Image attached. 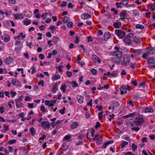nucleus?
I'll return each instance as SVG.
<instances>
[{
	"instance_id": "nucleus-52",
	"label": "nucleus",
	"mask_w": 155,
	"mask_h": 155,
	"mask_svg": "<svg viewBox=\"0 0 155 155\" xmlns=\"http://www.w3.org/2000/svg\"><path fill=\"white\" fill-rule=\"evenodd\" d=\"M91 71L92 73L94 75L96 74L97 73V70L94 68H93L92 69H91Z\"/></svg>"
},
{
	"instance_id": "nucleus-3",
	"label": "nucleus",
	"mask_w": 155,
	"mask_h": 155,
	"mask_svg": "<svg viewBox=\"0 0 155 155\" xmlns=\"http://www.w3.org/2000/svg\"><path fill=\"white\" fill-rule=\"evenodd\" d=\"M144 118L142 117L138 116L134 120V122L136 126H140L144 122Z\"/></svg>"
},
{
	"instance_id": "nucleus-1",
	"label": "nucleus",
	"mask_w": 155,
	"mask_h": 155,
	"mask_svg": "<svg viewBox=\"0 0 155 155\" xmlns=\"http://www.w3.org/2000/svg\"><path fill=\"white\" fill-rule=\"evenodd\" d=\"M111 55L113 56V57L111 58L112 61L117 64H119L120 62L121 58L122 56L121 51H116L112 52L111 53Z\"/></svg>"
},
{
	"instance_id": "nucleus-51",
	"label": "nucleus",
	"mask_w": 155,
	"mask_h": 155,
	"mask_svg": "<svg viewBox=\"0 0 155 155\" xmlns=\"http://www.w3.org/2000/svg\"><path fill=\"white\" fill-rule=\"evenodd\" d=\"M41 110L42 111V112H47L48 111L47 110H46L45 109V107L44 106L42 105L41 106Z\"/></svg>"
},
{
	"instance_id": "nucleus-11",
	"label": "nucleus",
	"mask_w": 155,
	"mask_h": 155,
	"mask_svg": "<svg viewBox=\"0 0 155 155\" xmlns=\"http://www.w3.org/2000/svg\"><path fill=\"white\" fill-rule=\"evenodd\" d=\"M133 53L134 54L135 56H137L141 54L142 51L140 49H137L134 50L133 51Z\"/></svg>"
},
{
	"instance_id": "nucleus-7",
	"label": "nucleus",
	"mask_w": 155,
	"mask_h": 155,
	"mask_svg": "<svg viewBox=\"0 0 155 155\" xmlns=\"http://www.w3.org/2000/svg\"><path fill=\"white\" fill-rule=\"evenodd\" d=\"M1 38L5 42H8L10 39V36L7 34H4L3 35H2Z\"/></svg>"
},
{
	"instance_id": "nucleus-12",
	"label": "nucleus",
	"mask_w": 155,
	"mask_h": 155,
	"mask_svg": "<svg viewBox=\"0 0 155 155\" xmlns=\"http://www.w3.org/2000/svg\"><path fill=\"white\" fill-rule=\"evenodd\" d=\"M127 89V88L125 86H122L120 88L121 94H126Z\"/></svg>"
},
{
	"instance_id": "nucleus-37",
	"label": "nucleus",
	"mask_w": 155,
	"mask_h": 155,
	"mask_svg": "<svg viewBox=\"0 0 155 155\" xmlns=\"http://www.w3.org/2000/svg\"><path fill=\"white\" fill-rule=\"evenodd\" d=\"M120 106V104L117 102H115L114 103L113 107L112 109H114L115 107H119Z\"/></svg>"
},
{
	"instance_id": "nucleus-53",
	"label": "nucleus",
	"mask_w": 155,
	"mask_h": 155,
	"mask_svg": "<svg viewBox=\"0 0 155 155\" xmlns=\"http://www.w3.org/2000/svg\"><path fill=\"white\" fill-rule=\"evenodd\" d=\"M65 107H64L62 109L59 111V112L62 114H63L65 113Z\"/></svg>"
},
{
	"instance_id": "nucleus-61",
	"label": "nucleus",
	"mask_w": 155,
	"mask_h": 155,
	"mask_svg": "<svg viewBox=\"0 0 155 155\" xmlns=\"http://www.w3.org/2000/svg\"><path fill=\"white\" fill-rule=\"evenodd\" d=\"M101 125V124L99 122H97L95 127L96 128H97L100 126Z\"/></svg>"
},
{
	"instance_id": "nucleus-41",
	"label": "nucleus",
	"mask_w": 155,
	"mask_h": 155,
	"mask_svg": "<svg viewBox=\"0 0 155 155\" xmlns=\"http://www.w3.org/2000/svg\"><path fill=\"white\" fill-rule=\"evenodd\" d=\"M103 111L100 112L98 114V118L100 120H101L103 117Z\"/></svg>"
},
{
	"instance_id": "nucleus-45",
	"label": "nucleus",
	"mask_w": 155,
	"mask_h": 155,
	"mask_svg": "<svg viewBox=\"0 0 155 155\" xmlns=\"http://www.w3.org/2000/svg\"><path fill=\"white\" fill-rule=\"evenodd\" d=\"M134 34L132 33H130L128 35H127L126 37L130 39L133 36Z\"/></svg>"
},
{
	"instance_id": "nucleus-46",
	"label": "nucleus",
	"mask_w": 155,
	"mask_h": 155,
	"mask_svg": "<svg viewBox=\"0 0 155 155\" xmlns=\"http://www.w3.org/2000/svg\"><path fill=\"white\" fill-rule=\"evenodd\" d=\"M16 140L13 139V140H12L8 141V143L10 144H13L14 143H15L16 142Z\"/></svg>"
},
{
	"instance_id": "nucleus-44",
	"label": "nucleus",
	"mask_w": 155,
	"mask_h": 155,
	"mask_svg": "<svg viewBox=\"0 0 155 155\" xmlns=\"http://www.w3.org/2000/svg\"><path fill=\"white\" fill-rule=\"evenodd\" d=\"M56 102V100H53L50 101V104H49V106H53L54 105L53 104H55Z\"/></svg>"
},
{
	"instance_id": "nucleus-19",
	"label": "nucleus",
	"mask_w": 155,
	"mask_h": 155,
	"mask_svg": "<svg viewBox=\"0 0 155 155\" xmlns=\"http://www.w3.org/2000/svg\"><path fill=\"white\" fill-rule=\"evenodd\" d=\"M13 60L12 58L10 57L6 58L5 59V62L6 64L9 65L12 62Z\"/></svg>"
},
{
	"instance_id": "nucleus-30",
	"label": "nucleus",
	"mask_w": 155,
	"mask_h": 155,
	"mask_svg": "<svg viewBox=\"0 0 155 155\" xmlns=\"http://www.w3.org/2000/svg\"><path fill=\"white\" fill-rule=\"evenodd\" d=\"M121 1L122 4L124 6H127L128 4V0H121Z\"/></svg>"
},
{
	"instance_id": "nucleus-40",
	"label": "nucleus",
	"mask_w": 155,
	"mask_h": 155,
	"mask_svg": "<svg viewBox=\"0 0 155 155\" xmlns=\"http://www.w3.org/2000/svg\"><path fill=\"white\" fill-rule=\"evenodd\" d=\"M71 83L72 85V87H77L78 86V84L75 81H72L71 82Z\"/></svg>"
},
{
	"instance_id": "nucleus-8",
	"label": "nucleus",
	"mask_w": 155,
	"mask_h": 155,
	"mask_svg": "<svg viewBox=\"0 0 155 155\" xmlns=\"http://www.w3.org/2000/svg\"><path fill=\"white\" fill-rule=\"evenodd\" d=\"M147 52L150 54H155V48L153 47L151 48H147Z\"/></svg>"
},
{
	"instance_id": "nucleus-20",
	"label": "nucleus",
	"mask_w": 155,
	"mask_h": 155,
	"mask_svg": "<svg viewBox=\"0 0 155 155\" xmlns=\"http://www.w3.org/2000/svg\"><path fill=\"white\" fill-rule=\"evenodd\" d=\"M81 18L84 19H87V18H91V15L89 14L86 13H85L83 15H81Z\"/></svg>"
},
{
	"instance_id": "nucleus-38",
	"label": "nucleus",
	"mask_w": 155,
	"mask_h": 155,
	"mask_svg": "<svg viewBox=\"0 0 155 155\" xmlns=\"http://www.w3.org/2000/svg\"><path fill=\"white\" fill-rule=\"evenodd\" d=\"M137 66V64L135 63H131L130 66V67L134 69Z\"/></svg>"
},
{
	"instance_id": "nucleus-5",
	"label": "nucleus",
	"mask_w": 155,
	"mask_h": 155,
	"mask_svg": "<svg viewBox=\"0 0 155 155\" xmlns=\"http://www.w3.org/2000/svg\"><path fill=\"white\" fill-rule=\"evenodd\" d=\"M22 96H21L20 97L15 99V100L17 108H18L19 107H21L23 106V103L22 102Z\"/></svg>"
},
{
	"instance_id": "nucleus-29",
	"label": "nucleus",
	"mask_w": 155,
	"mask_h": 155,
	"mask_svg": "<svg viewBox=\"0 0 155 155\" xmlns=\"http://www.w3.org/2000/svg\"><path fill=\"white\" fill-rule=\"evenodd\" d=\"M24 23L26 25H27L31 23V20L26 18L24 21Z\"/></svg>"
},
{
	"instance_id": "nucleus-31",
	"label": "nucleus",
	"mask_w": 155,
	"mask_h": 155,
	"mask_svg": "<svg viewBox=\"0 0 155 155\" xmlns=\"http://www.w3.org/2000/svg\"><path fill=\"white\" fill-rule=\"evenodd\" d=\"M53 41L55 44L58 43L59 41H60V39L59 38L57 37H54L52 38Z\"/></svg>"
},
{
	"instance_id": "nucleus-26",
	"label": "nucleus",
	"mask_w": 155,
	"mask_h": 155,
	"mask_svg": "<svg viewBox=\"0 0 155 155\" xmlns=\"http://www.w3.org/2000/svg\"><path fill=\"white\" fill-rule=\"evenodd\" d=\"M30 132L32 136L35 135L36 134L35 130L33 127H32L30 128Z\"/></svg>"
},
{
	"instance_id": "nucleus-47",
	"label": "nucleus",
	"mask_w": 155,
	"mask_h": 155,
	"mask_svg": "<svg viewBox=\"0 0 155 155\" xmlns=\"http://www.w3.org/2000/svg\"><path fill=\"white\" fill-rule=\"evenodd\" d=\"M63 66L60 65L57 66L56 68L61 73L62 72V70L61 69V68Z\"/></svg>"
},
{
	"instance_id": "nucleus-18",
	"label": "nucleus",
	"mask_w": 155,
	"mask_h": 155,
	"mask_svg": "<svg viewBox=\"0 0 155 155\" xmlns=\"http://www.w3.org/2000/svg\"><path fill=\"white\" fill-rule=\"evenodd\" d=\"M12 82L14 85L16 86H19L20 85V83L17 79L13 78L12 81Z\"/></svg>"
},
{
	"instance_id": "nucleus-56",
	"label": "nucleus",
	"mask_w": 155,
	"mask_h": 155,
	"mask_svg": "<svg viewBox=\"0 0 155 155\" xmlns=\"http://www.w3.org/2000/svg\"><path fill=\"white\" fill-rule=\"evenodd\" d=\"M27 149L28 147L27 146L26 147H24L22 148L23 151L24 152H25L26 153H28Z\"/></svg>"
},
{
	"instance_id": "nucleus-27",
	"label": "nucleus",
	"mask_w": 155,
	"mask_h": 155,
	"mask_svg": "<svg viewBox=\"0 0 155 155\" xmlns=\"http://www.w3.org/2000/svg\"><path fill=\"white\" fill-rule=\"evenodd\" d=\"M132 14L134 16H138L139 15V13L138 11L136 9H134L132 10Z\"/></svg>"
},
{
	"instance_id": "nucleus-58",
	"label": "nucleus",
	"mask_w": 155,
	"mask_h": 155,
	"mask_svg": "<svg viewBox=\"0 0 155 155\" xmlns=\"http://www.w3.org/2000/svg\"><path fill=\"white\" fill-rule=\"evenodd\" d=\"M98 135H96L94 137H93V141H95L96 140H99V139L98 137Z\"/></svg>"
},
{
	"instance_id": "nucleus-28",
	"label": "nucleus",
	"mask_w": 155,
	"mask_h": 155,
	"mask_svg": "<svg viewBox=\"0 0 155 155\" xmlns=\"http://www.w3.org/2000/svg\"><path fill=\"white\" fill-rule=\"evenodd\" d=\"M61 78L59 74H58L54 76V77H52L51 79L53 81L57 80Z\"/></svg>"
},
{
	"instance_id": "nucleus-16",
	"label": "nucleus",
	"mask_w": 155,
	"mask_h": 155,
	"mask_svg": "<svg viewBox=\"0 0 155 155\" xmlns=\"http://www.w3.org/2000/svg\"><path fill=\"white\" fill-rule=\"evenodd\" d=\"M122 23L120 22H114L113 25L114 27L116 28H120L121 27Z\"/></svg>"
},
{
	"instance_id": "nucleus-59",
	"label": "nucleus",
	"mask_w": 155,
	"mask_h": 155,
	"mask_svg": "<svg viewBox=\"0 0 155 155\" xmlns=\"http://www.w3.org/2000/svg\"><path fill=\"white\" fill-rule=\"evenodd\" d=\"M117 74L116 72L115 71H113L110 74V75L112 76L113 77H115L117 76Z\"/></svg>"
},
{
	"instance_id": "nucleus-48",
	"label": "nucleus",
	"mask_w": 155,
	"mask_h": 155,
	"mask_svg": "<svg viewBox=\"0 0 155 155\" xmlns=\"http://www.w3.org/2000/svg\"><path fill=\"white\" fill-rule=\"evenodd\" d=\"M12 12L11 11H6V12H4V14L6 15L7 16H9L12 14Z\"/></svg>"
},
{
	"instance_id": "nucleus-23",
	"label": "nucleus",
	"mask_w": 155,
	"mask_h": 155,
	"mask_svg": "<svg viewBox=\"0 0 155 155\" xmlns=\"http://www.w3.org/2000/svg\"><path fill=\"white\" fill-rule=\"evenodd\" d=\"M136 112H134L132 113H130L128 115L124 116V117L125 118H128L129 117H133L136 114Z\"/></svg>"
},
{
	"instance_id": "nucleus-50",
	"label": "nucleus",
	"mask_w": 155,
	"mask_h": 155,
	"mask_svg": "<svg viewBox=\"0 0 155 155\" xmlns=\"http://www.w3.org/2000/svg\"><path fill=\"white\" fill-rule=\"evenodd\" d=\"M92 57L93 59V60L96 62V60H97V58H98V57L95 55H93L92 56Z\"/></svg>"
},
{
	"instance_id": "nucleus-24",
	"label": "nucleus",
	"mask_w": 155,
	"mask_h": 155,
	"mask_svg": "<svg viewBox=\"0 0 155 155\" xmlns=\"http://www.w3.org/2000/svg\"><path fill=\"white\" fill-rule=\"evenodd\" d=\"M113 142V141L110 140L108 141L106 143H104L102 147H104V148H105L108 145L112 143Z\"/></svg>"
},
{
	"instance_id": "nucleus-35",
	"label": "nucleus",
	"mask_w": 155,
	"mask_h": 155,
	"mask_svg": "<svg viewBox=\"0 0 155 155\" xmlns=\"http://www.w3.org/2000/svg\"><path fill=\"white\" fill-rule=\"evenodd\" d=\"M140 129V128L138 127H133L131 128V131H135L136 132H138Z\"/></svg>"
},
{
	"instance_id": "nucleus-10",
	"label": "nucleus",
	"mask_w": 155,
	"mask_h": 155,
	"mask_svg": "<svg viewBox=\"0 0 155 155\" xmlns=\"http://www.w3.org/2000/svg\"><path fill=\"white\" fill-rule=\"evenodd\" d=\"M13 16L15 17V18L16 19H19L20 18L23 19L24 18V17L21 13H17L15 14H14Z\"/></svg>"
},
{
	"instance_id": "nucleus-9",
	"label": "nucleus",
	"mask_w": 155,
	"mask_h": 155,
	"mask_svg": "<svg viewBox=\"0 0 155 155\" xmlns=\"http://www.w3.org/2000/svg\"><path fill=\"white\" fill-rule=\"evenodd\" d=\"M126 125L128 127H133L135 126H136L134 122V120L132 121H128L126 122Z\"/></svg>"
},
{
	"instance_id": "nucleus-4",
	"label": "nucleus",
	"mask_w": 155,
	"mask_h": 155,
	"mask_svg": "<svg viewBox=\"0 0 155 155\" xmlns=\"http://www.w3.org/2000/svg\"><path fill=\"white\" fill-rule=\"evenodd\" d=\"M115 34L120 38L122 39L126 35L125 32L120 29L116 30L115 31Z\"/></svg>"
},
{
	"instance_id": "nucleus-2",
	"label": "nucleus",
	"mask_w": 155,
	"mask_h": 155,
	"mask_svg": "<svg viewBox=\"0 0 155 155\" xmlns=\"http://www.w3.org/2000/svg\"><path fill=\"white\" fill-rule=\"evenodd\" d=\"M130 58L127 54L125 55L123 57V60L121 63V65L122 66H128L130 64Z\"/></svg>"
},
{
	"instance_id": "nucleus-60",
	"label": "nucleus",
	"mask_w": 155,
	"mask_h": 155,
	"mask_svg": "<svg viewBox=\"0 0 155 155\" xmlns=\"http://www.w3.org/2000/svg\"><path fill=\"white\" fill-rule=\"evenodd\" d=\"M79 41V37H76L75 38V40L74 41V42L76 44H78Z\"/></svg>"
},
{
	"instance_id": "nucleus-49",
	"label": "nucleus",
	"mask_w": 155,
	"mask_h": 155,
	"mask_svg": "<svg viewBox=\"0 0 155 155\" xmlns=\"http://www.w3.org/2000/svg\"><path fill=\"white\" fill-rule=\"evenodd\" d=\"M150 9L152 11L155 10V5H153V4L152 3H150Z\"/></svg>"
},
{
	"instance_id": "nucleus-15",
	"label": "nucleus",
	"mask_w": 155,
	"mask_h": 155,
	"mask_svg": "<svg viewBox=\"0 0 155 155\" xmlns=\"http://www.w3.org/2000/svg\"><path fill=\"white\" fill-rule=\"evenodd\" d=\"M110 33L108 32H106L104 34V40L107 41L110 37Z\"/></svg>"
},
{
	"instance_id": "nucleus-43",
	"label": "nucleus",
	"mask_w": 155,
	"mask_h": 155,
	"mask_svg": "<svg viewBox=\"0 0 155 155\" xmlns=\"http://www.w3.org/2000/svg\"><path fill=\"white\" fill-rule=\"evenodd\" d=\"M73 24L72 22L70 21L67 23V27L68 28H71L72 27Z\"/></svg>"
},
{
	"instance_id": "nucleus-57",
	"label": "nucleus",
	"mask_w": 155,
	"mask_h": 155,
	"mask_svg": "<svg viewBox=\"0 0 155 155\" xmlns=\"http://www.w3.org/2000/svg\"><path fill=\"white\" fill-rule=\"evenodd\" d=\"M131 83L134 84L135 86H137V81L136 80H133L131 81Z\"/></svg>"
},
{
	"instance_id": "nucleus-6",
	"label": "nucleus",
	"mask_w": 155,
	"mask_h": 155,
	"mask_svg": "<svg viewBox=\"0 0 155 155\" xmlns=\"http://www.w3.org/2000/svg\"><path fill=\"white\" fill-rule=\"evenodd\" d=\"M41 126L45 129H49L50 127L49 123L47 121L42 122Z\"/></svg>"
},
{
	"instance_id": "nucleus-34",
	"label": "nucleus",
	"mask_w": 155,
	"mask_h": 155,
	"mask_svg": "<svg viewBox=\"0 0 155 155\" xmlns=\"http://www.w3.org/2000/svg\"><path fill=\"white\" fill-rule=\"evenodd\" d=\"M153 112V109L151 108H146L145 110V112Z\"/></svg>"
},
{
	"instance_id": "nucleus-14",
	"label": "nucleus",
	"mask_w": 155,
	"mask_h": 155,
	"mask_svg": "<svg viewBox=\"0 0 155 155\" xmlns=\"http://www.w3.org/2000/svg\"><path fill=\"white\" fill-rule=\"evenodd\" d=\"M147 64H153L155 63V58L153 57H150L147 58Z\"/></svg>"
},
{
	"instance_id": "nucleus-36",
	"label": "nucleus",
	"mask_w": 155,
	"mask_h": 155,
	"mask_svg": "<svg viewBox=\"0 0 155 155\" xmlns=\"http://www.w3.org/2000/svg\"><path fill=\"white\" fill-rule=\"evenodd\" d=\"M128 143L126 141H124V142L120 145L121 148L122 149L126 145H128Z\"/></svg>"
},
{
	"instance_id": "nucleus-42",
	"label": "nucleus",
	"mask_w": 155,
	"mask_h": 155,
	"mask_svg": "<svg viewBox=\"0 0 155 155\" xmlns=\"http://www.w3.org/2000/svg\"><path fill=\"white\" fill-rule=\"evenodd\" d=\"M66 87H67L66 85L65 84H64L61 86L60 89L62 90L63 92H64L65 91V89Z\"/></svg>"
},
{
	"instance_id": "nucleus-32",
	"label": "nucleus",
	"mask_w": 155,
	"mask_h": 155,
	"mask_svg": "<svg viewBox=\"0 0 155 155\" xmlns=\"http://www.w3.org/2000/svg\"><path fill=\"white\" fill-rule=\"evenodd\" d=\"M62 20L64 23H67L69 20L70 18L68 17L64 16L62 18Z\"/></svg>"
},
{
	"instance_id": "nucleus-62",
	"label": "nucleus",
	"mask_w": 155,
	"mask_h": 155,
	"mask_svg": "<svg viewBox=\"0 0 155 155\" xmlns=\"http://www.w3.org/2000/svg\"><path fill=\"white\" fill-rule=\"evenodd\" d=\"M69 33L70 34L71 36H73L75 34V32L72 30H70L69 31Z\"/></svg>"
},
{
	"instance_id": "nucleus-33",
	"label": "nucleus",
	"mask_w": 155,
	"mask_h": 155,
	"mask_svg": "<svg viewBox=\"0 0 155 155\" xmlns=\"http://www.w3.org/2000/svg\"><path fill=\"white\" fill-rule=\"evenodd\" d=\"M135 28H136L142 29L144 28V27L143 25L137 24V25H136Z\"/></svg>"
},
{
	"instance_id": "nucleus-39",
	"label": "nucleus",
	"mask_w": 155,
	"mask_h": 155,
	"mask_svg": "<svg viewBox=\"0 0 155 155\" xmlns=\"http://www.w3.org/2000/svg\"><path fill=\"white\" fill-rule=\"evenodd\" d=\"M121 4H122L121 2H117L116 3L115 5L117 8H122Z\"/></svg>"
},
{
	"instance_id": "nucleus-25",
	"label": "nucleus",
	"mask_w": 155,
	"mask_h": 155,
	"mask_svg": "<svg viewBox=\"0 0 155 155\" xmlns=\"http://www.w3.org/2000/svg\"><path fill=\"white\" fill-rule=\"evenodd\" d=\"M127 14V12L126 11H122L120 12V17H124L125 18L126 17Z\"/></svg>"
},
{
	"instance_id": "nucleus-17",
	"label": "nucleus",
	"mask_w": 155,
	"mask_h": 155,
	"mask_svg": "<svg viewBox=\"0 0 155 155\" xmlns=\"http://www.w3.org/2000/svg\"><path fill=\"white\" fill-rule=\"evenodd\" d=\"M76 98L79 103L81 104L83 102L84 97L82 96L81 95H78L76 97Z\"/></svg>"
},
{
	"instance_id": "nucleus-13",
	"label": "nucleus",
	"mask_w": 155,
	"mask_h": 155,
	"mask_svg": "<svg viewBox=\"0 0 155 155\" xmlns=\"http://www.w3.org/2000/svg\"><path fill=\"white\" fill-rule=\"evenodd\" d=\"M123 42L125 44L127 45H130V44L131 40L130 38H128L126 37H125L123 40Z\"/></svg>"
},
{
	"instance_id": "nucleus-63",
	"label": "nucleus",
	"mask_w": 155,
	"mask_h": 155,
	"mask_svg": "<svg viewBox=\"0 0 155 155\" xmlns=\"http://www.w3.org/2000/svg\"><path fill=\"white\" fill-rule=\"evenodd\" d=\"M10 93L12 97H13L16 94V92H13L12 91H11Z\"/></svg>"
},
{
	"instance_id": "nucleus-55",
	"label": "nucleus",
	"mask_w": 155,
	"mask_h": 155,
	"mask_svg": "<svg viewBox=\"0 0 155 155\" xmlns=\"http://www.w3.org/2000/svg\"><path fill=\"white\" fill-rule=\"evenodd\" d=\"M66 74L68 77H71L72 75V73L71 72L67 71H66Z\"/></svg>"
},
{
	"instance_id": "nucleus-64",
	"label": "nucleus",
	"mask_w": 155,
	"mask_h": 155,
	"mask_svg": "<svg viewBox=\"0 0 155 155\" xmlns=\"http://www.w3.org/2000/svg\"><path fill=\"white\" fill-rule=\"evenodd\" d=\"M147 53H143L142 56V57L144 59H147V58H146V57L147 56Z\"/></svg>"
},
{
	"instance_id": "nucleus-21",
	"label": "nucleus",
	"mask_w": 155,
	"mask_h": 155,
	"mask_svg": "<svg viewBox=\"0 0 155 155\" xmlns=\"http://www.w3.org/2000/svg\"><path fill=\"white\" fill-rule=\"evenodd\" d=\"M133 41L137 44L140 43V38L139 37H135L133 38Z\"/></svg>"
},
{
	"instance_id": "nucleus-22",
	"label": "nucleus",
	"mask_w": 155,
	"mask_h": 155,
	"mask_svg": "<svg viewBox=\"0 0 155 155\" xmlns=\"http://www.w3.org/2000/svg\"><path fill=\"white\" fill-rule=\"evenodd\" d=\"M79 126L78 123L76 122H74L71 125V127L72 129H74L77 127Z\"/></svg>"
},
{
	"instance_id": "nucleus-54",
	"label": "nucleus",
	"mask_w": 155,
	"mask_h": 155,
	"mask_svg": "<svg viewBox=\"0 0 155 155\" xmlns=\"http://www.w3.org/2000/svg\"><path fill=\"white\" fill-rule=\"evenodd\" d=\"M132 147L134 151L136 150L137 148V146L134 143H133L132 144Z\"/></svg>"
}]
</instances>
